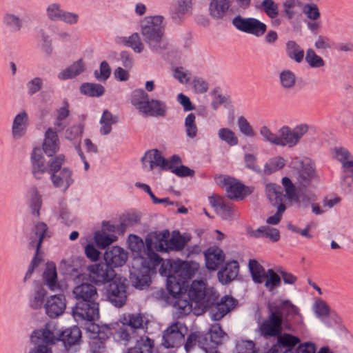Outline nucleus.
I'll list each match as a JSON object with an SVG mask.
<instances>
[{"label": "nucleus", "instance_id": "1a4fd4ad", "mask_svg": "<svg viewBox=\"0 0 353 353\" xmlns=\"http://www.w3.org/2000/svg\"><path fill=\"white\" fill-rule=\"evenodd\" d=\"M186 294L203 311L213 305L219 297L216 290L214 288L207 287L203 281H193Z\"/></svg>", "mask_w": 353, "mask_h": 353}, {"label": "nucleus", "instance_id": "4d7b16f0", "mask_svg": "<svg viewBox=\"0 0 353 353\" xmlns=\"http://www.w3.org/2000/svg\"><path fill=\"white\" fill-rule=\"evenodd\" d=\"M288 55L296 62L300 63L303 60L304 51L294 41H288Z\"/></svg>", "mask_w": 353, "mask_h": 353}, {"label": "nucleus", "instance_id": "9b49d317", "mask_svg": "<svg viewBox=\"0 0 353 353\" xmlns=\"http://www.w3.org/2000/svg\"><path fill=\"white\" fill-rule=\"evenodd\" d=\"M128 280L121 275L114 276L104 285L108 301L117 307H121L125 304L128 298Z\"/></svg>", "mask_w": 353, "mask_h": 353}, {"label": "nucleus", "instance_id": "c03bdc74", "mask_svg": "<svg viewBox=\"0 0 353 353\" xmlns=\"http://www.w3.org/2000/svg\"><path fill=\"white\" fill-rule=\"evenodd\" d=\"M143 322V317L140 314H128L124 315L121 321V323L129 325L130 327H131V330L138 334L142 330Z\"/></svg>", "mask_w": 353, "mask_h": 353}, {"label": "nucleus", "instance_id": "e2e57ef3", "mask_svg": "<svg viewBox=\"0 0 353 353\" xmlns=\"http://www.w3.org/2000/svg\"><path fill=\"white\" fill-rule=\"evenodd\" d=\"M63 12L61 6L55 3L50 4L46 9L48 17L54 21H60Z\"/></svg>", "mask_w": 353, "mask_h": 353}, {"label": "nucleus", "instance_id": "20e7f679", "mask_svg": "<svg viewBox=\"0 0 353 353\" xmlns=\"http://www.w3.org/2000/svg\"><path fill=\"white\" fill-rule=\"evenodd\" d=\"M163 17H146L141 23V34L143 40L157 53H163L169 49L170 43L163 39L164 28L162 25Z\"/></svg>", "mask_w": 353, "mask_h": 353}, {"label": "nucleus", "instance_id": "ddd939ff", "mask_svg": "<svg viewBox=\"0 0 353 353\" xmlns=\"http://www.w3.org/2000/svg\"><path fill=\"white\" fill-rule=\"evenodd\" d=\"M265 192L267 196L274 206L277 207L276 212L267 219L266 223L270 225H276L279 223L281 216L285 210V195L281 191V187L275 183L266 185Z\"/></svg>", "mask_w": 353, "mask_h": 353}, {"label": "nucleus", "instance_id": "423d86ee", "mask_svg": "<svg viewBox=\"0 0 353 353\" xmlns=\"http://www.w3.org/2000/svg\"><path fill=\"white\" fill-rule=\"evenodd\" d=\"M114 338L117 342L124 345L130 342H136L134 347L128 350V353H153L154 340L148 336H140L139 334L131 330L129 325L122 323L121 326L115 332Z\"/></svg>", "mask_w": 353, "mask_h": 353}, {"label": "nucleus", "instance_id": "c85d7f7f", "mask_svg": "<svg viewBox=\"0 0 353 353\" xmlns=\"http://www.w3.org/2000/svg\"><path fill=\"white\" fill-rule=\"evenodd\" d=\"M43 152L48 157H53L59 150V140L57 132L49 128L46 133L42 144Z\"/></svg>", "mask_w": 353, "mask_h": 353}, {"label": "nucleus", "instance_id": "a18cd8bd", "mask_svg": "<svg viewBox=\"0 0 353 353\" xmlns=\"http://www.w3.org/2000/svg\"><path fill=\"white\" fill-rule=\"evenodd\" d=\"M285 165V160L281 157H274L268 160L264 165L263 173L270 175L283 168Z\"/></svg>", "mask_w": 353, "mask_h": 353}, {"label": "nucleus", "instance_id": "69168bd1", "mask_svg": "<svg viewBox=\"0 0 353 353\" xmlns=\"http://www.w3.org/2000/svg\"><path fill=\"white\" fill-rule=\"evenodd\" d=\"M130 281L136 288H142L148 285L149 279L148 274H140V272H131L130 276Z\"/></svg>", "mask_w": 353, "mask_h": 353}, {"label": "nucleus", "instance_id": "603ef678", "mask_svg": "<svg viewBox=\"0 0 353 353\" xmlns=\"http://www.w3.org/2000/svg\"><path fill=\"white\" fill-rule=\"evenodd\" d=\"M94 241L97 246L101 249H105L116 240V236H110L105 232H97L94 234Z\"/></svg>", "mask_w": 353, "mask_h": 353}, {"label": "nucleus", "instance_id": "864d4df0", "mask_svg": "<svg viewBox=\"0 0 353 353\" xmlns=\"http://www.w3.org/2000/svg\"><path fill=\"white\" fill-rule=\"evenodd\" d=\"M260 8L271 19L276 18L279 14L278 6L273 0H263Z\"/></svg>", "mask_w": 353, "mask_h": 353}, {"label": "nucleus", "instance_id": "052dcab7", "mask_svg": "<svg viewBox=\"0 0 353 353\" xmlns=\"http://www.w3.org/2000/svg\"><path fill=\"white\" fill-rule=\"evenodd\" d=\"M125 46L132 48L134 52L140 53L143 50V44L141 41L140 37L138 33H133L128 37L125 43Z\"/></svg>", "mask_w": 353, "mask_h": 353}, {"label": "nucleus", "instance_id": "f03ea898", "mask_svg": "<svg viewBox=\"0 0 353 353\" xmlns=\"http://www.w3.org/2000/svg\"><path fill=\"white\" fill-rule=\"evenodd\" d=\"M81 338V332L79 327L74 325L70 328L60 332L55 325L46 323L44 327L35 330L30 336L32 343L37 345L30 353H52L48 345L56 344L61 341L65 349L70 350L75 345Z\"/></svg>", "mask_w": 353, "mask_h": 353}, {"label": "nucleus", "instance_id": "a211bd4d", "mask_svg": "<svg viewBox=\"0 0 353 353\" xmlns=\"http://www.w3.org/2000/svg\"><path fill=\"white\" fill-rule=\"evenodd\" d=\"M232 25L239 31L259 37L265 34L267 26L256 18H244L237 15L232 21Z\"/></svg>", "mask_w": 353, "mask_h": 353}, {"label": "nucleus", "instance_id": "393cba45", "mask_svg": "<svg viewBox=\"0 0 353 353\" xmlns=\"http://www.w3.org/2000/svg\"><path fill=\"white\" fill-rule=\"evenodd\" d=\"M205 266L208 270H216L221 265L225 258L223 251L217 246L208 248L204 252Z\"/></svg>", "mask_w": 353, "mask_h": 353}, {"label": "nucleus", "instance_id": "f704fd0d", "mask_svg": "<svg viewBox=\"0 0 353 353\" xmlns=\"http://www.w3.org/2000/svg\"><path fill=\"white\" fill-rule=\"evenodd\" d=\"M72 172L68 168H63L59 173L50 176L52 182L55 188H64L67 190L73 183L72 179Z\"/></svg>", "mask_w": 353, "mask_h": 353}, {"label": "nucleus", "instance_id": "ea45409f", "mask_svg": "<svg viewBox=\"0 0 353 353\" xmlns=\"http://www.w3.org/2000/svg\"><path fill=\"white\" fill-rule=\"evenodd\" d=\"M251 236L254 238H266L275 242L279 239V231L270 226H261L251 233Z\"/></svg>", "mask_w": 353, "mask_h": 353}, {"label": "nucleus", "instance_id": "f3484780", "mask_svg": "<svg viewBox=\"0 0 353 353\" xmlns=\"http://www.w3.org/2000/svg\"><path fill=\"white\" fill-rule=\"evenodd\" d=\"M188 328L185 323L176 321L172 323L163 332L162 345L166 347H176L182 345Z\"/></svg>", "mask_w": 353, "mask_h": 353}, {"label": "nucleus", "instance_id": "c9c22d12", "mask_svg": "<svg viewBox=\"0 0 353 353\" xmlns=\"http://www.w3.org/2000/svg\"><path fill=\"white\" fill-rule=\"evenodd\" d=\"M43 283L50 290L55 291L60 288L57 282V272L54 263H48L43 274Z\"/></svg>", "mask_w": 353, "mask_h": 353}, {"label": "nucleus", "instance_id": "7ed1b4c3", "mask_svg": "<svg viewBox=\"0 0 353 353\" xmlns=\"http://www.w3.org/2000/svg\"><path fill=\"white\" fill-rule=\"evenodd\" d=\"M72 294L77 301L72 307V314L75 318L88 321L99 318V294L94 284L82 282L74 288Z\"/></svg>", "mask_w": 353, "mask_h": 353}, {"label": "nucleus", "instance_id": "412c9836", "mask_svg": "<svg viewBox=\"0 0 353 353\" xmlns=\"http://www.w3.org/2000/svg\"><path fill=\"white\" fill-rule=\"evenodd\" d=\"M236 300L232 296H225L219 302L217 300L210 306L211 318L213 321L221 320L225 314L230 312L235 306Z\"/></svg>", "mask_w": 353, "mask_h": 353}, {"label": "nucleus", "instance_id": "bb28decb", "mask_svg": "<svg viewBox=\"0 0 353 353\" xmlns=\"http://www.w3.org/2000/svg\"><path fill=\"white\" fill-rule=\"evenodd\" d=\"M239 272V265L237 261L232 260L228 261L225 265L219 270L217 276L219 282L227 285L233 281Z\"/></svg>", "mask_w": 353, "mask_h": 353}, {"label": "nucleus", "instance_id": "680f3d73", "mask_svg": "<svg viewBox=\"0 0 353 353\" xmlns=\"http://www.w3.org/2000/svg\"><path fill=\"white\" fill-rule=\"evenodd\" d=\"M82 262V259H77L76 260H72L71 263L67 267V273L72 277L79 278L81 276H84L81 269Z\"/></svg>", "mask_w": 353, "mask_h": 353}, {"label": "nucleus", "instance_id": "4c0bfd02", "mask_svg": "<svg viewBox=\"0 0 353 353\" xmlns=\"http://www.w3.org/2000/svg\"><path fill=\"white\" fill-rule=\"evenodd\" d=\"M85 70V65L82 59L74 62L71 65L62 70L59 74L58 78L60 80H67L72 79L80 74Z\"/></svg>", "mask_w": 353, "mask_h": 353}, {"label": "nucleus", "instance_id": "2eb2a0df", "mask_svg": "<svg viewBox=\"0 0 353 353\" xmlns=\"http://www.w3.org/2000/svg\"><path fill=\"white\" fill-rule=\"evenodd\" d=\"M334 157L342 164V186L353 189V156L345 148H336Z\"/></svg>", "mask_w": 353, "mask_h": 353}, {"label": "nucleus", "instance_id": "774afa93", "mask_svg": "<svg viewBox=\"0 0 353 353\" xmlns=\"http://www.w3.org/2000/svg\"><path fill=\"white\" fill-rule=\"evenodd\" d=\"M238 353H262L255 347V343L252 341H242L236 345Z\"/></svg>", "mask_w": 353, "mask_h": 353}, {"label": "nucleus", "instance_id": "b1692460", "mask_svg": "<svg viewBox=\"0 0 353 353\" xmlns=\"http://www.w3.org/2000/svg\"><path fill=\"white\" fill-rule=\"evenodd\" d=\"M288 331L296 334L304 333L305 326L303 318L297 307L288 301Z\"/></svg>", "mask_w": 353, "mask_h": 353}, {"label": "nucleus", "instance_id": "2f4dec72", "mask_svg": "<svg viewBox=\"0 0 353 353\" xmlns=\"http://www.w3.org/2000/svg\"><path fill=\"white\" fill-rule=\"evenodd\" d=\"M230 6V0H211L209 4L210 15L216 20L223 19L226 16Z\"/></svg>", "mask_w": 353, "mask_h": 353}, {"label": "nucleus", "instance_id": "3c124183", "mask_svg": "<svg viewBox=\"0 0 353 353\" xmlns=\"http://www.w3.org/2000/svg\"><path fill=\"white\" fill-rule=\"evenodd\" d=\"M314 310L319 318H325L329 316L331 313V309L328 304L321 299H317L314 304Z\"/></svg>", "mask_w": 353, "mask_h": 353}, {"label": "nucleus", "instance_id": "c756f323", "mask_svg": "<svg viewBox=\"0 0 353 353\" xmlns=\"http://www.w3.org/2000/svg\"><path fill=\"white\" fill-rule=\"evenodd\" d=\"M279 132L281 136L272 132L266 125L262 126L260 129V134L265 141L274 145L285 146L287 144V126H283Z\"/></svg>", "mask_w": 353, "mask_h": 353}, {"label": "nucleus", "instance_id": "6e6552de", "mask_svg": "<svg viewBox=\"0 0 353 353\" xmlns=\"http://www.w3.org/2000/svg\"><path fill=\"white\" fill-rule=\"evenodd\" d=\"M148 241L149 248L150 246V242L152 241H154V250H156V252L181 251L184 248L186 244L185 238L178 230L173 231L171 236L168 230L159 232H153V238Z\"/></svg>", "mask_w": 353, "mask_h": 353}, {"label": "nucleus", "instance_id": "de8ad7c7", "mask_svg": "<svg viewBox=\"0 0 353 353\" xmlns=\"http://www.w3.org/2000/svg\"><path fill=\"white\" fill-rule=\"evenodd\" d=\"M148 98L149 95L143 90H135L131 94V103L141 112V108L145 105Z\"/></svg>", "mask_w": 353, "mask_h": 353}, {"label": "nucleus", "instance_id": "8fccbe9b", "mask_svg": "<svg viewBox=\"0 0 353 353\" xmlns=\"http://www.w3.org/2000/svg\"><path fill=\"white\" fill-rule=\"evenodd\" d=\"M31 193L30 208L32 214L34 216L39 217L40 215V209L42 205L41 196L37 189L34 187L31 189Z\"/></svg>", "mask_w": 353, "mask_h": 353}, {"label": "nucleus", "instance_id": "5fc2aeb1", "mask_svg": "<svg viewBox=\"0 0 353 353\" xmlns=\"http://www.w3.org/2000/svg\"><path fill=\"white\" fill-rule=\"evenodd\" d=\"M265 286L269 290H272L281 284L280 276L272 270L269 269L265 274Z\"/></svg>", "mask_w": 353, "mask_h": 353}, {"label": "nucleus", "instance_id": "4468645a", "mask_svg": "<svg viewBox=\"0 0 353 353\" xmlns=\"http://www.w3.org/2000/svg\"><path fill=\"white\" fill-rule=\"evenodd\" d=\"M270 314L260 324L259 330L261 336L265 338L282 336V314L279 308L273 310L270 307Z\"/></svg>", "mask_w": 353, "mask_h": 353}, {"label": "nucleus", "instance_id": "dca6fc26", "mask_svg": "<svg viewBox=\"0 0 353 353\" xmlns=\"http://www.w3.org/2000/svg\"><path fill=\"white\" fill-rule=\"evenodd\" d=\"M214 180L219 185L225 188L228 196L230 199H243L251 193L248 187L234 177L221 174L216 176Z\"/></svg>", "mask_w": 353, "mask_h": 353}, {"label": "nucleus", "instance_id": "f8f14e48", "mask_svg": "<svg viewBox=\"0 0 353 353\" xmlns=\"http://www.w3.org/2000/svg\"><path fill=\"white\" fill-rule=\"evenodd\" d=\"M172 292L168 290L169 296H165L166 292L163 290L160 291V297L164 299L168 303L172 305L174 312L178 318L187 316L192 311V303L186 294V290L183 292V288L181 290H174L172 286Z\"/></svg>", "mask_w": 353, "mask_h": 353}, {"label": "nucleus", "instance_id": "aec40b11", "mask_svg": "<svg viewBox=\"0 0 353 353\" xmlns=\"http://www.w3.org/2000/svg\"><path fill=\"white\" fill-rule=\"evenodd\" d=\"M46 314L51 319L62 315L66 308V299L63 294L47 297L44 307Z\"/></svg>", "mask_w": 353, "mask_h": 353}, {"label": "nucleus", "instance_id": "0e129e2a", "mask_svg": "<svg viewBox=\"0 0 353 353\" xmlns=\"http://www.w3.org/2000/svg\"><path fill=\"white\" fill-rule=\"evenodd\" d=\"M43 81L40 77H34L26 83L27 93L30 96L39 92L43 88Z\"/></svg>", "mask_w": 353, "mask_h": 353}, {"label": "nucleus", "instance_id": "58836bf2", "mask_svg": "<svg viewBox=\"0 0 353 353\" xmlns=\"http://www.w3.org/2000/svg\"><path fill=\"white\" fill-rule=\"evenodd\" d=\"M80 92L90 97H99L105 93V88L99 83H83L80 85Z\"/></svg>", "mask_w": 353, "mask_h": 353}, {"label": "nucleus", "instance_id": "5701e85b", "mask_svg": "<svg viewBox=\"0 0 353 353\" xmlns=\"http://www.w3.org/2000/svg\"><path fill=\"white\" fill-rule=\"evenodd\" d=\"M104 261L114 270L123 266L128 260V253L119 246H113L105 250L103 255Z\"/></svg>", "mask_w": 353, "mask_h": 353}, {"label": "nucleus", "instance_id": "6ab92c4d", "mask_svg": "<svg viewBox=\"0 0 353 353\" xmlns=\"http://www.w3.org/2000/svg\"><path fill=\"white\" fill-rule=\"evenodd\" d=\"M89 276L94 284H107L114 276V270L105 261L88 265Z\"/></svg>", "mask_w": 353, "mask_h": 353}, {"label": "nucleus", "instance_id": "72a5a7b5", "mask_svg": "<svg viewBox=\"0 0 353 353\" xmlns=\"http://www.w3.org/2000/svg\"><path fill=\"white\" fill-rule=\"evenodd\" d=\"M28 125V117L25 111H22L14 119L12 133L14 138L19 139L22 137L27 130Z\"/></svg>", "mask_w": 353, "mask_h": 353}, {"label": "nucleus", "instance_id": "338daca9", "mask_svg": "<svg viewBox=\"0 0 353 353\" xmlns=\"http://www.w3.org/2000/svg\"><path fill=\"white\" fill-rule=\"evenodd\" d=\"M92 332L95 334L93 339L99 341L101 345L109 338L110 330L109 327H101L99 325H93Z\"/></svg>", "mask_w": 353, "mask_h": 353}, {"label": "nucleus", "instance_id": "e433bc0d", "mask_svg": "<svg viewBox=\"0 0 353 353\" xmlns=\"http://www.w3.org/2000/svg\"><path fill=\"white\" fill-rule=\"evenodd\" d=\"M198 344L199 347L206 353V336H203V332H191L187 337L184 344L185 350L190 352Z\"/></svg>", "mask_w": 353, "mask_h": 353}, {"label": "nucleus", "instance_id": "cd10ccee", "mask_svg": "<svg viewBox=\"0 0 353 353\" xmlns=\"http://www.w3.org/2000/svg\"><path fill=\"white\" fill-rule=\"evenodd\" d=\"M141 108L142 109L141 112L146 116L161 117L166 115L168 110L164 101L149 98L145 105Z\"/></svg>", "mask_w": 353, "mask_h": 353}, {"label": "nucleus", "instance_id": "49530a36", "mask_svg": "<svg viewBox=\"0 0 353 353\" xmlns=\"http://www.w3.org/2000/svg\"><path fill=\"white\" fill-rule=\"evenodd\" d=\"M3 23L13 32H19L23 23L22 19L12 13L5 14L3 17Z\"/></svg>", "mask_w": 353, "mask_h": 353}, {"label": "nucleus", "instance_id": "7c9ffc66", "mask_svg": "<svg viewBox=\"0 0 353 353\" xmlns=\"http://www.w3.org/2000/svg\"><path fill=\"white\" fill-rule=\"evenodd\" d=\"M47 293L46 290L41 285H35L28 296L29 307L34 310L44 307Z\"/></svg>", "mask_w": 353, "mask_h": 353}, {"label": "nucleus", "instance_id": "473e14b6", "mask_svg": "<svg viewBox=\"0 0 353 353\" xmlns=\"http://www.w3.org/2000/svg\"><path fill=\"white\" fill-rule=\"evenodd\" d=\"M141 161L143 165L146 162L149 163L150 170H153L154 166H159L165 170L166 169V164H168V161L157 149L147 151L145 155L141 158Z\"/></svg>", "mask_w": 353, "mask_h": 353}, {"label": "nucleus", "instance_id": "39448f33", "mask_svg": "<svg viewBox=\"0 0 353 353\" xmlns=\"http://www.w3.org/2000/svg\"><path fill=\"white\" fill-rule=\"evenodd\" d=\"M153 238V232L150 233L145 238V244L143 239L136 234H130L128 236V248L134 258L141 259L143 265L148 268H154L158 266L162 259L154 250V241H152L148 247L149 239Z\"/></svg>", "mask_w": 353, "mask_h": 353}, {"label": "nucleus", "instance_id": "09e8293b", "mask_svg": "<svg viewBox=\"0 0 353 353\" xmlns=\"http://www.w3.org/2000/svg\"><path fill=\"white\" fill-rule=\"evenodd\" d=\"M219 138L225 141L229 146L236 145L239 143L238 137L230 128H223L218 132Z\"/></svg>", "mask_w": 353, "mask_h": 353}, {"label": "nucleus", "instance_id": "a19ab883", "mask_svg": "<svg viewBox=\"0 0 353 353\" xmlns=\"http://www.w3.org/2000/svg\"><path fill=\"white\" fill-rule=\"evenodd\" d=\"M308 130L309 126L306 124L299 125L292 130L288 129V147L296 145Z\"/></svg>", "mask_w": 353, "mask_h": 353}, {"label": "nucleus", "instance_id": "79ce46f5", "mask_svg": "<svg viewBox=\"0 0 353 353\" xmlns=\"http://www.w3.org/2000/svg\"><path fill=\"white\" fill-rule=\"evenodd\" d=\"M248 265L253 281L257 283H262L266 274L263 267L255 259H250Z\"/></svg>", "mask_w": 353, "mask_h": 353}, {"label": "nucleus", "instance_id": "37998d69", "mask_svg": "<svg viewBox=\"0 0 353 353\" xmlns=\"http://www.w3.org/2000/svg\"><path fill=\"white\" fill-rule=\"evenodd\" d=\"M141 216L135 213L123 214L120 216L119 230L121 233H125L128 228L134 227L139 224Z\"/></svg>", "mask_w": 353, "mask_h": 353}, {"label": "nucleus", "instance_id": "4be33fe9", "mask_svg": "<svg viewBox=\"0 0 353 353\" xmlns=\"http://www.w3.org/2000/svg\"><path fill=\"white\" fill-rule=\"evenodd\" d=\"M224 334L219 323L212 325L208 332L203 333V336H206V353H221L217 346L221 343Z\"/></svg>", "mask_w": 353, "mask_h": 353}, {"label": "nucleus", "instance_id": "6e6d98bb", "mask_svg": "<svg viewBox=\"0 0 353 353\" xmlns=\"http://www.w3.org/2000/svg\"><path fill=\"white\" fill-rule=\"evenodd\" d=\"M305 61L312 68H320L325 65L324 60L317 55L313 49H308L307 50Z\"/></svg>", "mask_w": 353, "mask_h": 353}, {"label": "nucleus", "instance_id": "0eeeda50", "mask_svg": "<svg viewBox=\"0 0 353 353\" xmlns=\"http://www.w3.org/2000/svg\"><path fill=\"white\" fill-rule=\"evenodd\" d=\"M199 268V263L194 261H187L182 260L174 261L170 265V272L167 277V290L172 292L174 290H181L187 283L188 280L191 279Z\"/></svg>", "mask_w": 353, "mask_h": 353}, {"label": "nucleus", "instance_id": "a878e982", "mask_svg": "<svg viewBox=\"0 0 353 353\" xmlns=\"http://www.w3.org/2000/svg\"><path fill=\"white\" fill-rule=\"evenodd\" d=\"M30 160L33 176L37 179H41L42 175L48 172V169L46 165V159L40 148H34L33 149Z\"/></svg>", "mask_w": 353, "mask_h": 353}, {"label": "nucleus", "instance_id": "9d476101", "mask_svg": "<svg viewBox=\"0 0 353 353\" xmlns=\"http://www.w3.org/2000/svg\"><path fill=\"white\" fill-rule=\"evenodd\" d=\"M46 236L50 237L48 225L43 222H38L36 223L30 237L29 245L30 248H35L36 252L23 278L24 283L32 277L35 268H37L42 261V258L39 256V252L41 244Z\"/></svg>", "mask_w": 353, "mask_h": 353}, {"label": "nucleus", "instance_id": "bf43d9fd", "mask_svg": "<svg viewBox=\"0 0 353 353\" xmlns=\"http://www.w3.org/2000/svg\"><path fill=\"white\" fill-rule=\"evenodd\" d=\"M65 161V157L63 154H59L52 158L48 162V172L50 176L53 174L58 173L61 168L62 165Z\"/></svg>", "mask_w": 353, "mask_h": 353}, {"label": "nucleus", "instance_id": "13d9d810", "mask_svg": "<svg viewBox=\"0 0 353 353\" xmlns=\"http://www.w3.org/2000/svg\"><path fill=\"white\" fill-rule=\"evenodd\" d=\"M196 117L194 113H190L185 117V127L186 130L187 136L190 138H194L197 134V127L195 123Z\"/></svg>", "mask_w": 353, "mask_h": 353}, {"label": "nucleus", "instance_id": "f257e3e1", "mask_svg": "<svg viewBox=\"0 0 353 353\" xmlns=\"http://www.w3.org/2000/svg\"><path fill=\"white\" fill-rule=\"evenodd\" d=\"M290 166L297 170L298 183H292L288 178V208H307L312 201L307 192V188L312 180L318 178L314 163L309 158H295Z\"/></svg>", "mask_w": 353, "mask_h": 353}]
</instances>
